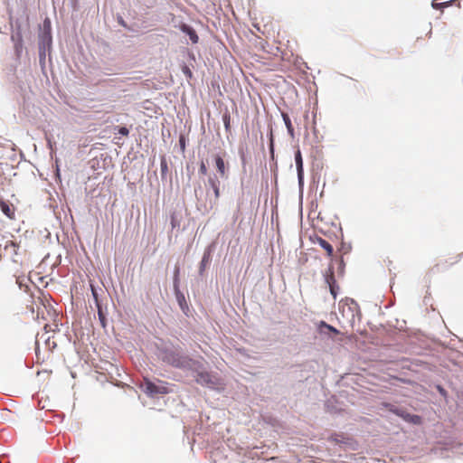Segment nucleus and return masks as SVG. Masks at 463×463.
<instances>
[{"label":"nucleus","mask_w":463,"mask_h":463,"mask_svg":"<svg viewBox=\"0 0 463 463\" xmlns=\"http://www.w3.org/2000/svg\"><path fill=\"white\" fill-rule=\"evenodd\" d=\"M163 361L167 364L179 369L197 370L198 368H201V364L199 362L175 351H165L164 353Z\"/></svg>","instance_id":"nucleus-1"},{"label":"nucleus","mask_w":463,"mask_h":463,"mask_svg":"<svg viewBox=\"0 0 463 463\" xmlns=\"http://www.w3.org/2000/svg\"><path fill=\"white\" fill-rule=\"evenodd\" d=\"M140 387L148 396L151 397L157 394H168L172 392L171 386L168 383L159 379H157L156 382H153L147 377H144Z\"/></svg>","instance_id":"nucleus-2"},{"label":"nucleus","mask_w":463,"mask_h":463,"mask_svg":"<svg viewBox=\"0 0 463 463\" xmlns=\"http://www.w3.org/2000/svg\"><path fill=\"white\" fill-rule=\"evenodd\" d=\"M197 383L207 386L209 388H214L220 383L219 379L208 372H200L195 377Z\"/></svg>","instance_id":"nucleus-3"},{"label":"nucleus","mask_w":463,"mask_h":463,"mask_svg":"<svg viewBox=\"0 0 463 463\" xmlns=\"http://www.w3.org/2000/svg\"><path fill=\"white\" fill-rule=\"evenodd\" d=\"M295 162L298 171V177L299 183H302L304 178V168H303V158L301 155V151L298 149L295 153Z\"/></svg>","instance_id":"nucleus-4"},{"label":"nucleus","mask_w":463,"mask_h":463,"mask_svg":"<svg viewBox=\"0 0 463 463\" xmlns=\"http://www.w3.org/2000/svg\"><path fill=\"white\" fill-rule=\"evenodd\" d=\"M0 209L2 213L6 215L9 219L14 220L15 218V208L9 202L1 201Z\"/></svg>","instance_id":"nucleus-5"},{"label":"nucleus","mask_w":463,"mask_h":463,"mask_svg":"<svg viewBox=\"0 0 463 463\" xmlns=\"http://www.w3.org/2000/svg\"><path fill=\"white\" fill-rule=\"evenodd\" d=\"M314 242L317 245H319L326 252V255L330 258L333 257V246L325 239L321 237H317Z\"/></svg>","instance_id":"nucleus-6"},{"label":"nucleus","mask_w":463,"mask_h":463,"mask_svg":"<svg viewBox=\"0 0 463 463\" xmlns=\"http://www.w3.org/2000/svg\"><path fill=\"white\" fill-rule=\"evenodd\" d=\"M214 160H215L216 168H217L218 173L220 174V176L222 178H226L227 177V167H226L224 160L219 155L215 156Z\"/></svg>","instance_id":"nucleus-7"},{"label":"nucleus","mask_w":463,"mask_h":463,"mask_svg":"<svg viewBox=\"0 0 463 463\" xmlns=\"http://www.w3.org/2000/svg\"><path fill=\"white\" fill-rule=\"evenodd\" d=\"M181 30H182L184 33H187V34L189 35L190 40H191L194 43H198L199 37H198V35H197L196 32H195L192 27H190V26H189V25H187V24H183V25L181 26Z\"/></svg>","instance_id":"nucleus-8"},{"label":"nucleus","mask_w":463,"mask_h":463,"mask_svg":"<svg viewBox=\"0 0 463 463\" xmlns=\"http://www.w3.org/2000/svg\"><path fill=\"white\" fill-rule=\"evenodd\" d=\"M208 184L213 190L215 199L218 200L220 197V182L216 177H209Z\"/></svg>","instance_id":"nucleus-9"},{"label":"nucleus","mask_w":463,"mask_h":463,"mask_svg":"<svg viewBox=\"0 0 463 463\" xmlns=\"http://www.w3.org/2000/svg\"><path fill=\"white\" fill-rule=\"evenodd\" d=\"M402 416L406 421L413 423V424L419 425V424H421V422H422L421 417L419 415L405 413V414H402Z\"/></svg>","instance_id":"nucleus-10"},{"label":"nucleus","mask_w":463,"mask_h":463,"mask_svg":"<svg viewBox=\"0 0 463 463\" xmlns=\"http://www.w3.org/2000/svg\"><path fill=\"white\" fill-rule=\"evenodd\" d=\"M325 279H326V282L328 285V287L336 284V280L335 279V274H334V269H333V267L331 265L328 268V270H327V272L326 274Z\"/></svg>","instance_id":"nucleus-11"},{"label":"nucleus","mask_w":463,"mask_h":463,"mask_svg":"<svg viewBox=\"0 0 463 463\" xmlns=\"http://www.w3.org/2000/svg\"><path fill=\"white\" fill-rule=\"evenodd\" d=\"M282 118L286 125L288 134L290 137H294V128L292 126L291 120L287 113H282Z\"/></svg>","instance_id":"nucleus-12"},{"label":"nucleus","mask_w":463,"mask_h":463,"mask_svg":"<svg viewBox=\"0 0 463 463\" xmlns=\"http://www.w3.org/2000/svg\"><path fill=\"white\" fill-rule=\"evenodd\" d=\"M210 253H204L203 256V259L201 260V263H200V267H199V273L200 275H203L207 265L209 264L210 262Z\"/></svg>","instance_id":"nucleus-13"},{"label":"nucleus","mask_w":463,"mask_h":463,"mask_svg":"<svg viewBox=\"0 0 463 463\" xmlns=\"http://www.w3.org/2000/svg\"><path fill=\"white\" fill-rule=\"evenodd\" d=\"M180 268L178 265L175 267L174 270V288L175 291H178L179 284H180Z\"/></svg>","instance_id":"nucleus-14"},{"label":"nucleus","mask_w":463,"mask_h":463,"mask_svg":"<svg viewBox=\"0 0 463 463\" xmlns=\"http://www.w3.org/2000/svg\"><path fill=\"white\" fill-rule=\"evenodd\" d=\"M318 327H319L320 332H324L323 328H326V330H328L329 332H332L335 335H338L340 333L339 330H337L335 327L328 325L325 321H321L318 325Z\"/></svg>","instance_id":"nucleus-15"},{"label":"nucleus","mask_w":463,"mask_h":463,"mask_svg":"<svg viewBox=\"0 0 463 463\" xmlns=\"http://www.w3.org/2000/svg\"><path fill=\"white\" fill-rule=\"evenodd\" d=\"M453 3V1H449V2H443V3H437L435 1L432 2L431 5L434 9H437V10H443V8L445 7H448L449 5H450L451 4Z\"/></svg>","instance_id":"nucleus-16"},{"label":"nucleus","mask_w":463,"mask_h":463,"mask_svg":"<svg viewBox=\"0 0 463 463\" xmlns=\"http://www.w3.org/2000/svg\"><path fill=\"white\" fill-rule=\"evenodd\" d=\"M222 120H223V124H224V128H225L226 131H230V129H231V116H230V114L225 113L222 116Z\"/></svg>","instance_id":"nucleus-17"},{"label":"nucleus","mask_w":463,"mask_h":463,"mask_svg":"<svg viewBox=\"0 0 463 463\" xmlns=\"http://www.w3.org/2000/svg\"><path fill=\"white\" fill-rule=\"evenodd\" d=\"M207 166H206V164L204 161H201L200 163V167H199V173L202 175H207Z\"/></svg>","instance_id":"nucleus-18"},{"label":"nucleus","mask_w":463,"mask_h":463,"mask_svg":"<svg viewBox=\"0 0 463 463\" xmlns=\"http://www.w3.org/2000/svg\"><path fill=\"white\" fill-rule=\"evenodd\" d=\"M329 289H330V293L332 294L333 298H336V296L338 294V289H339L338 285L335 284V285L330 286Z\"/></svg>","instance_id":"nucleus-19"},{"label":"nucleus","mask_w":463,"mask_h":463,"mask_svg":"<svg viewBox=\"0 0 463 463\" xmlns=\"http://www.w3.org/2000/svg\"><path fill=\"white\" fill-rule=\"evenodd\" d=\"M17 43H15L16 50L22 48V36L20 33H17Z\"/></svg>","instance_id":"nucleus-20"},{"label":"nucleus","mask_w":463,"mask_h":463,"mask_svg":"<svg viewBox=\"0 0 463 463\" xmlns=\"http://www.w3.org/2000/svg\"><path fill=\"white\" fill-rule=\"evenodd\" d=\"M118 133L122 136H128L129 134L128 129L126 127H121L118 128Z\"/></svg>","instance_id":"nucleus-21"},{"label":"nucleus","mask_w":463,"mask_h":463,"mask_svg":"<svg viewBox=\"0 0 463 463\" xmlns=\"http://www.w3.org/2000/svg\"><path fill=\"white\" fill-rule=\"evenodd\" d=\"M99 319H100V322H101V325L103 326H105V317L104 315L102 314L100 308L99 309Z\"/></svg>","instance_id":"nucleus-22"},{"label":"nucleus","mask_w":463,"mask_h":463,"mask_svg":"<svg viewBox=\"0 0 463 463\" xmlns=\"http://www.w3.org/2000/svg\"><path fill=\"white\" fill-rule=\"evenodd\" d=\"M179 142H180V146H181L182 150H184V148H185L184 138L183 137H181L180 139H179Z\"/></svg>","instance_id":"nucleus-23"},{"label":"nucleus","mask_w":463,"mask_h":463,"mask_svg":"<svg viewBox=\"0 0 463 463\" xmlns=\"http://www.w3.org/2000/svg\"><path fill=\"white\" fill-rule=\"evenodd\" d=\"M184 71L185 74L189 75L190 77L192 76V72H191V71L187 67H185Z\"/></svg>","instance_id":"nucleus-24"},{"label":"nucleus","mask_w":463,"mask_h":463,"mask_svg":"<svg viewBox=\"0 0 463 463\" xmlns=\"http://www.w3.org/2000/svg\"><path fill=\"white\" fill-rule=\"evenodd\" d=\"M161 168H162V170H164V169H166V168H167V165H166V163H165V161H162V162H161Z\"/></svg>","instance_id":"nucleus-25"},{"label":"nucleus","mask_w":463,"mask_h":463,"mask_svg":"<svg viewBox=\"0 0 463 463\" xmlns=\"http://www.w3.org/2000/svg\"><path fill=\"white\" fill-rule=\"evenodd\" d=\"M120 24H122L123 26H126V24L125 22L123 21L122 18H120V20L118 21Z\"/></svg>","instance_id":"nucleus-26"},{"label":"nucleus","mask_w":463,"mask_h":463,"mask_svg":"<svg viewBox=\"0 0 463 463\" xmlns=\"http://www.w3.org/2000/svg\"><path fill=\"white\" fill-rule=\"evenodd\" d=\"M175 222H174L172 221V226H173V227H175Z\"/></svg>","instance_id":"nucleus-27"}]
</instances>
